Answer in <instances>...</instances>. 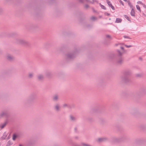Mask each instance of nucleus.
Returning <instances> with one entry per match:
<instances>
[{
    "label": "nucleus",
    "mask_w": 146,
    "mask_h": 146,
    "mask_svg": "<svg viewBox=\"0 0 146 146\" xmlns=\"http://www.w3.org/2000/svg\"><path fill=\"white\" fill-rule=\"evenodd\" d=\"M117 51L118 53L117 55L113 53L110 54L108 56V57L110 59H115L116 64L120 65L122 64L123 62V58L122 56V53L118 50Z\"/></svg>",
    "instance_id": "obj_1"
},
{
    "label": "nucleus",
    "mask_w": 146,
    "mask_h": 146,
    "mask_svg": "<svg viewBox=\"0 0 146 146\" xmlns=\"http://www.w3.org/2000/svg\"><path fill=\"white\" fill-rule=\"evenodd\" d=\"M131 74V70L129 69L125 70L123 72V76L121 77V80L126 83H130L132 82L130 77Z\"/></svg>",
    "instance_id": "obj_2"
},
{
    "label": "nucleus",
    "mask_w": 146,
    "mask_h": 146,
    "mask_svg": "<svg viewBox=\"0 0 146 146\" xmlns=\"http://www.w3.org/2000/svg\"><path fill=\"white\" fill-rule=\"evenodd\" d=\"M36 98V94L35 93H33L31 94L26 99L25 102V104L29 105L33 103L34 100Z\"/></svg>",
    "instance_id": "obj_3"
},
{
    "label": "nucleus",
    "mask_w": 146,
    "mask_h": 146,
    "mask_svg": "<svg viewBox=\"0 0 146 146\" xmlns=\"http://www.w3.org/2000/svg\"><path fill=\"white\" fill-rule=\"evenodd\" d=\"M78 51L76 49L72 52L68 53L66 55L67 59L68 60H71L73 59L75 56Z\"/></svg>",
    "instance_id": "obj_4"
},
{
    "label": "nucleus",
    "mask_w": 146,
    "mask_h": 146,
    "mask_svg": "<svg viewBox=\"0 0 146 146\" xmlns=\"http://www.w3.org/2000/svg\"><path fill=\"white\" fill-rule=\"evenodd\" d=\"M125 138V137L124 136L119 138L113 137L112 138V140L113 142H119L123 141Z\"/></svg>",
    "instance_id": "obj_5"
},
{
    "label": "nucleus",
    "mask_w": 146,
    "mask_h": 146,
    "mask_svg": "<svg viewBox=\"0 0 146 146\" xmlns=\"http://www.w3.org/2000/svg\"><path fill=\"white\" fill-rule=\"evenodd\" d=\"M17 42L18 44L24 45H27V42L24 40L20 39H17Z\"/></svg>",
    "instance_id": "obj_6"
},
{
    "label": "nucleus",
    "mask_w": 146,
    "mask_h": 146,
    "mask_svg": "<svg viewBox=\"0 0 146 146\" xmlns=\"http://www.w3.org/2000/svg\"><path fill=\"white\" fill-rule=\"evenodd\" d=\"M106 2L110 7L112 9L115 10V8L113 6L111 2L109 0H106Z\"/></svg>",
    "instance_id": "obj_7"
},
{
    "label": "nucleus",
    "mask_w": 146,
    "mask_h": 146,
    "mask_svg": "<svg viewBox=\"0 0 146 146\" xmlns=\"http://www.w3.org/2000/svg\"><path fill=\"white\" fill-rule=\"evenodd\" d=\"M108 140V138L107 137H102L98 139L97 141L99 142H102V141H105Z\"/></svg>",
    "instance_id": "obj_8"
},
{
    "label": "nucleus",
    "mask_w": 146,
    "mask_h": 146,
    "mask_svg": "<svg viewBox=\"0 0 146 146\" xmlns=\"http://www.w3.org/2000/svg\"><path fill=\"white\" fill-rule=\"evenodd\" d=\"M35 143V141L33 140H30L29 141L27 146H33Z\"/></svg>",
    "instance_id": "obj_9"
},
{
    "label": "nucleus",
    "mask_w": 146,
    "mask_h": 146,
    "mask_svg": "<svg viewBox=\"0 0 146 146\" xmlns=\"http://www.w3.org/2000/svg\"><path fill=\"white\" fill-rule=\"evenodd\" d=\"M68 143L73 146L75 143H73L72 138H69L68 139Z\"/></svg>",
    "instance_id": "obj_10"
},
{
    "label": "nucleus",
    "mask_w": 146,
    "mask_h": 146,
    "mask_svg": "<svg viewBox=\"0 0 146 146\" xmlns=\"http://www.w3.org/2000/svg\"><path fill=\"white\" fill-rule=\"evenodd\" d=\"M58 98V95H55L53 96L52 97V100L54 101H57Z\"/></svg>",
    "instance_id": "obj_11"
},
{
    "label": "nucleus",
    "mask_w": 146,
    "mask_h": 146,
    "mask_svg": "<svg viewBox=\"0 0 146 146\" xmlns=\"http://www.w3.org/2000/svg\"><path fill=\"white\" fill-rule=\"evenodd\" d=\"M70 120L72 121H74L76 120V119L72 115H70Z\"/></svg>",
    "instance_id": "obj_12"
},
{
    "label": "nucleus",
    "mask_w": 146,
    "mask_h": 146,
    "mask_svg": "<svg viewBox=\"0 0 146 146\" xmlns=\"http://www.w3.org/2000/svg\"><path fill=\"white\" fill-rule=\"evenodd\" d=\"M46 76L48 77H51L52 75V73L49 71L47 72L45 74Z\"/></svg>",
    "instance_id": "obj_13"
},
{
    "label": "nucleus",
    "mask_w": 146,
    "mask_h": 146,
    "mask_svg": "<svg viewBox=\"0 0 146 146\" xmlns=\"http://www.w3.org/2000/svg\"><path fill=\"white\" fill-rule=\"evenodd\" d=\"M37 78L38 79L40 80H43L44 78L43 75L40 74L38 75L37 76Z\"/></svg>",
    "instance_id": "obj_14"
},
{
    "label": "nucleus",
    "mask_w": 146,
    "mask_h": 146,
    "mask_svg": "<svg viewBox=\"0 0 146 146\" xmlns=\"http://www.w3.org/2000/svg\"><path fill=\"white\" fill-rule=\"evenodd\" d=\"M135 11H134V9L133 8H132L131 11V13H130L131 15L132 16L135 17Z\"/></svg>",
    "instance_id": "obj_15"
},
{
    "label": "nucleus",
    "mask_w": 146,
    "mask_h": 146,
    "mask_svg": "<svg viewBox=\"0 0 146 146\" xmlns=\"http://www.w3.org/2000/svg\"><path fill=\"white\" fill-rule=\"evenodd\" d=\"M5 116H8L9 115V111L8 110H5L3 111Z\"/></svg>",
    "instance_id": "obj_16"
},
{
    "label": "nucleus",
    "mask_w": 146,
    "mask_h": 146,
    "mask_svg": "<svg viewBox=\"0 0 146 146\" xmlns=\"http://www.w3.org/2000/svg\"><path fill=\"white\" fill-rule=\"evenodd\" d=\"M87 121L89 122H92L94 121V120L93 118L89 117L87 119Z\"/></svg>",
    "instance_id": "obj_17"
},
{
    "label": "nucleus",
    "mask_w": 146,
    "mask_h": 146,
    "mask_svg": "<svg viewBox=\"0 0 146 146\" xmlns=\"http://www.w3.org/2000/svg\"><path fill=\"white\" fill-rule=\"evenodd\" d=\"M18 135L16 133H14L13 135L12 139L13 140H15L18 137Z\"/></svg>",
    "instance_id": "obj_18"
},
{
    "label": "nucleus",
    "mask_w": 146,
    "mask_h": 146,
    "mask_svg": "<svg viewBox=\"0 0 146 146\" xmlns=\"http://www.w3.org/2000/svg\"><path fill=\"white\" fill-rule=\"evenodd\" d=\"M59 106L58 104H56L54 107L55 110L57 111L59 110Z\"/></svg>",
    "instance_id": "obj_19"
},
{
    "label": "nucleus",
    "mask_w": 146,
    "mask_h": 146,
    "mask_svg": "<svg viewBox=\"0 0 146 146\" xmlns=\"http://www.w3.org/2000/svg\"><path fill=\"white\" fill-rule=\"evenodd\" d=\"M143 140L141 139H138L136 140V143L139 144H141Z\"/></svg>",
    "instance_id": "obj_20"
},
{
    "label": "nucleus",
    "mask_w": 146,
    "mask_h": 146,
    "mask_svg": "<svg viewBox=\"0 0 146 146\" xmlns=\"http://www.w3.org/2000/svg\"><path fill=\"white\" fill-rule=\"evenodd\" d=\"M7 59L9 60L12 61L13 59V57L10 55H8L7 57Z\"/></svg>",
    "instance_id": "obj_21"
},
{
    "label": "nucleus",
    "mask_w": 146,
    "mask_h": 146,
    "mask_svg": "<svg viewBox=\"0 0 146 146\" xmlns=\"http://www.w3.org/2000/svg\"><path fill=\"white\" fill-rule=\"evenodd\" d=\"M75 107V105L73 104H68V108L69 109H72L74 108Z\"/></svg>",
    "instance_id": "obj_22"
},
{
    "label": "nucleus",
    "mask_w": 146,
    "mask_h": 146,
    "mask_svg": "<svg viewBox=\"0 0 146 146\" xmlns=\"http://www.w3.org/2000/svg\"><path fill=\"white\" fill-rule=\"evenodd\" d=\"M122 20L121 19L117 18L116 19V20L115 22L117 23H120L121 22Z\"/></svg>",
    "instance_id": "obj_23"
},
{
    "label": "nucleus",
    "mask_w": 146,
    "mask_h": 146,
    "mask_svg": "<svg viewBox=\"0 0 146 146\" xmlns=\"http://www.w3.org/2000/svg\"><path fill=\"white\" fill-rule=\"evenodd\" d=\"M7 123V122H5L4 123L2 124H1L0 125V127L1 129H2L6 126V125Z\"/></svg>",
    "instance_id": "obj_24"
},
{
    "label": "nucleus",
    "mask_w": 146,
    "mask_h": 146,
    "mask_svg": "<svg viewBox=\"0 0 146 146\" xmlns=\"http://www.w3.org/2000/svg\"><path fill=\"white\" fill-rule=\"evenodd\" d=\"M124 17L129 21L131 22V21L130 20V18L128 17V16L127 15H124Z\"/></svg>",
    "instance_id": "obj_25"
},
{
    "label": "nucleus",
    "mask_w": 146,
    "mask_h": 146,
    "mask_svg": "<svg viewBox=\"0 0 146 146\" xmlns=\"http://www.w3.org/2000/svg\"><path fill=\"white\" fill-rule=\"evenodd\" d=\"M127 3H128V5L131 8V9L133 8V5H132L131 3L129 1H127Z\"/></svg>",
    "instance_id": "obj_26"
},
{
    "label": "nucleus",
    "mask_w": 146,
    "mask_h": 146,
    "mask_svg": "<svg viewBox=\"0 0 146 146\" xmlns=\"http://www.w3.org/2000/svg\"><path fill=\"white\" fill-rule=\"evenodd\" d=\"M12 143L10 141H9L7 142L6 146H9L12 145Z\"/></svg>",
    "instance_id": "obj_27"
},
{
    "label": "nucleus",
    "mask_w": 146,
    "mask_h": 146,
    "mask_svg": "<svg viewBox=\"0 0 146 146\" xmlns=\"http://www.w3.org/2000/svg\"><path fill=\"white\" fill-rule=\"evenodd\" d=\"M99 5L102 9H103L104 10L106 9V7L104 5H102L100 3Z\"/></svg>",
    "instance_id": "obj_28"
},
{
    "label": "nucleus",
    "mask_w": 146,
    "mask_h": 146,
    "mask_svg": "<svg viewBox=\"0 0 146 146\" xmlns=\"http://www.w3.org/2000/svg\"><path fill=\"white\" fill-rule=\"evenodd\" d=\"M136 6L137 9L138 10H139L140 11V12H141V10L140 8V7L139 6V5H136Z\"/></svg>",
    "instance_id": "obj_29"
},
{
    "label": "nucleus",
    "mask_w": 146,
    "mask_h": 146,
    "mask_svg": "<svg viewBox=\"0 0 146 146\" xmlns=\"http://www.w3.org/2000/svg\"><path fill=\"white\" fill-rule=\"evenodd\" d=\"M33 76V74L32 73H30L29 74L28 77L29 78H32Z\"/></svg>",
    "instance_id": "obj_30"
},
{
    "label": "nucleus",
    "mask_w": 146,
    "mask_h": 146,
    "mask_svg": "<svg viewBox=\"0 0 146 146\" xmlns=\"http://www.w3.org/2000/svg\"><path fill=\"white\" fill-rule=\"evenodd\" d=\"M4 115H5L3 111L2 112V113H0V116L1 117H3Z\"/></svg>",
    "instance_id": "obj_31"
},
{
    "label": "nucleus",
    "mask_w": 146,
    "mask_h": 146,
    "mask_svg": "<svg viewBox=\"0 0 146 146\" xmlns=\"http://www.w3.org/2000/svg\"><path fill=\"white\" fill-rule=\"evenodd\" d=\"M55 0H50L48 2L49 4H51L53 3L54 1Z\"/></svg>",
    "instance_id": "obj_32"
},
{
    "label": "nucleus",
    "mask_w": 146,
    "mask_h": 146,
    "mask_svg": "<svg viewBox=\"0 0 146 146\" xmlns=\"http://www.w3.org/2000/svg\"><path fill=\"white\" fill-rule=\"evenodd\" d=\"M97 112V110L96 109H94L91 110V112Z\"/></svg>",
    "instance_id": "obj_33"
},
{
    "label": "nucleus",
    "mask_w": 146,
    "mask_h": 146,
    "mask_svg": "<svg viewBox=\"0 0 146 146\" xmlns=\"http://www.w3.org/2000/svg\"><path fill=\"white\" fill-rule=\"evenodd\" d=\"M68 104H63V107L64 108L67 107L68 108Z\"/></svg>",
    "instance_id": "obj_34"
},
{
    "label": "nucleus",
    "mask_w": 146,
    "mask_h": 146,
    "mask_svg": "<svg viewBox=\"0 0 146 146\" xmlns=\"http://www.w3.org/2000/svg\"><path fill=\"white\" fill-rule=\"evenodd\" d=\"M106 38H110V39H111V36L110 35H106Z\"/></svg>",
    "instance_id": "obj_35"
},
{
    "label": "nucleus",
    "mask_w": 146,
    "mask_h": 146,
    "mask_svg": "<svg viewBox=\"0 0 146 146\" xmlns=\"http://www.w3.org/2000/svg\"><path fill=\"white\" fill-rule=\"evenodd\" d=\"M6 137V135L5 136L4 135L3 137H1V139L2 140H4L5 139V137Z\"/></svg>",
    "instance_id": "obj_36"
},
{
    "label": "nucleus",
    "mask_w": 146,
    "mask_h": 146,
    "mask_svg": "<svg viewBox=\"0 0 146 146\" xmlns=\"http://www.w3.org/2000/svg\"><path fill=\"white\" fill-rule=\"evenodd\" d=\"M74 131L76 133H78V131H77V127H75L74 128Z\"/></svg>",
    "instance_id": "obj_37"
},
{
    "label": "nucleus",
    "mask_w": 146,
    "mask_h": 146,
    "mask_svg": "<svg viewBox=\"0 0 146 146\" xmlns=\"http://www.w3.org/2000/svg\"><path fill=\"white\" fill-rule=\"evenodd\" d=\"M125 46L127 48H129V47L132 46V45H127L125 44Z\"/></svg>",
    "instance_id": "obj_38"
},
{
    "label": "nucleus",
    "mask_w": 146,
    "mask_h": 146,
    "mask_svg": "<svg viewBox=\"0 0 146 146\" xmlns=\"http://www.w3.org/2000/svg\"><path fill=\"white\" fill-rule=\"evenodd\" d=\"M137 3L139 4H141V5H143V4L142 3V2H141V1H138L137 2Z\"/></svg>",
    "instance_id": "obj_39"
},
{
    "label": "nucleus",
    "mask_w": 146,
    "mask_h": 146,
    "mask_svg": "<svg viewBox=\"0 0 146 146\" xmlns=\"http://www.w3.org/2000/svg\"><path fill=\"white\" fill-rule=\"evenodd\" d=\"M78 1L81 3H84L83 0H78Z\"/></svg>",
    "instance_id": "obj_40"
},
{
    "label": "nucleus",
    "mask_w": 146,
    "mask_h": 146,
    "mask_svg": "<svg viewBox=\"0 0 146 146\" xmlns=\"http://www.w3.org/2000/svg\"><path fill=\"white\" fill-rule=\"evenodd\" d=\"M105 14V15H107V16H109L110 15V14L107 12H106L105 13H104Z\"/></svg>",
    "instance_id": "obj_41"
},
{
    "label": "nucleus",
    "mask_w": 146,
    "mask_h": 146,
    "mask_svg": "<svg viewBox=\"0 0 146 146\" xmlns=\"http://www.w3.org/2000/svg\"><path fill=\"white\" fill-rule=\"evenodd\" d=\"M119 2L120 3V4H121L123 5H124L123 3V1L121 0H119Z\"/></svg>",
    "instance_id": "obj_42"
},
{
    "label": "nucleus",
    "mask_w": 146,
    "mask_h": 146,
    "mask_svg": "<svg viewBox=\"0 0 146 146\" xmlns=\"http://www.w3.org/2000/svg\"><path fill=\"white\" fill-rule=\"evenodd\" d=\"M141 76V75L139 74H136V76L137 77H140Z\"/></svg>",
    "instance_id": "obj_43"
},
{
    "label": "nucleus",
    "mask_w": 146,
    "mask_h": 146,
    "mask_svg": "<svg viewBox=\"0 0 146 146\" xmlns=\"http://www.w3.org/2000/svg\"><path fill=\"white\" fill-rule=\"evenodd\" d=\"M72 146H80V145L79 144H78L76 143H74Z\"/></svg>",
    "instance_id": "obj_44"
},
{
    "label": "nucleus",
    "mask_w": 146,
    "mask_h": 146,
    "mask_svg": "<svg viewBox=\"0 0 146 146\" xmlns=\"http://www.w3.org/2000/svg\"><path fill=\"white\" fill-rule=\"evenodd\" d=\"M91 19L93 20H95L96 19V18L94 17H92L91 18Z\"/></svg>",
    "instance_id": "obj_45"
},
{
    "label": "nucleus",
    "mask_w": 146,
    "mask_h": 146,
    "mask_svg": "<svg viewBox=\"0 0 146 146\" xmlns=\"http://www.w3.org/2000/svg\"><path fill=\"white\" fill-rule=\"evenodd\" d=\"M92 1L90 2V3H94V2H96L97 1L96 0H92Z\"/></svg>",
    "instance_id": "obj_46"
},
{
    "label": "nucleus",
    "mask_w": 146,
    "mask_h": 146,
    "mask_svg": "<svg viewBox=\"0 0 146 146\" xmlns=\"http://www.w3.org/2000/svg\"><path fill=\"white\" fill-rule=\"evenodd\" d=\"M123 37L125 38H128V39H130L131 38H130V37H129L128 36H123Z\"/></svg>",
    "instance_id": "obj_47"
},
{
    "label": "nucleus",
    "mask_w": 146,
    "mask_h": 146,
    "mask_svg": "<svg viewBox=\"0 0 146 146\" xmlns=\"http://www.w3.org/2000/svg\"><path fill=\"white\" fill-rule=\"evenodd\" d=\"M85 7L87 9L89 7V6L87 4H86L85 5Z\"/></svg>",
    "instance_id": "obj_48"
},
{
    "label": "nucleus",
    "mask_w": 146,
    "mask_h": 146,
    "mask_svg": "<svg viewBox=\"0 0 146 146\" xmlns=\"http://www.w3.org/2000/svg\"><path fill=\"white\" fill-rule=\"evenodd\" d=\"M143 7L145 8V9H146V5H145L144 4H143V5H142Z\"/></svg>",
    "instance_id": "obj_49"
},
{
    "label": "nucleus",
    "mask_w": 146,
    "mask_h": 146,
    "mask_svg": "<svg viewBox=\"0 0 146 146\" xmlns=\"http://www.w3.org/2000/svg\"><path fill=\"white\" fill-rule=\"evenodd\" d=\"M92 9L93 11L94 12H96V11L93 8H92Z\"/></svg>",
    "instance_id": "obj_50"
},
{
    "label": "nucleus",
    "mask_w": 146,
    "mask_h": 146,
    "mask_svg": "<svg viewBox=\"0 0 146 146\" xmlns=\"http://www.w3.org/2000/svg\"><path fill=\"white\" fill-rule=\"evenodd\" d=\"M74 138L76 139H78V136H76L75 137H74Z\"/></svg>",
    "instance_id": "obj_51"
},
{
    "label": "nucleus",
    "mask_w": 146,
    "mask_h": 146,
    "mask_svg": "<svg viewBox=\"0 0 146 146\" xmlns=\"http://www.w3.org/2000/svg\"><path fill=\"white\" fill-rule=\"evenodd\" d=\"M85 1H86L87 2H91V1H90V0H85Z\"/></svg>",
    "instance_id": "obj_52"
},
{
    "label": "nucleus",
    "mask_w": 146,
    "mask_h": 146,
    "mask_svg": "<svg viewBox=\"0 0 146 146\" xmlns=\"http://www.w3.org/2000/svg\"><path fill=\"white\" fill-rule=\"evenodd\" d=\"M2 9L1 8H0V14L2 12Z\"/></svg>",
    "instance_id": "obj_53"
},
{
    "label": "nucleus",
    "mask_w": 146,
    "mask_h": 146,
    "mask_svg": "<svg viewBox=\"0 0 146 146\" xmlns=\"http://www.w3.org/2000/svg\"><path fill=\"white\" fill-rule=\"evenodd\" d=\"M121 48L122 50H123L124 49V47L122 46L121 47Z\"/></svg>",
    "instance_id": "obj_54"
},
{
    "label": "nucleus",
    "mask_w": 146,
    "mask_h": 146,
    "mask_svg": "<svg viewBox=\"0 0 146 146\" xmlns=\"http://www.w3.org/2000/svg\"><path fill=\"white\" fill-rule=\"evenodd\" d=\"M139 59L140 60H142V58L141 57H139Z\"/></svg>",
    "instance_id": "obj_55"
},
{
    "label": "nucleus",
    "mask_w": 146,
    "mask_h": 146,
    "mask_svg": "<svg viewBox=\"0 0 146 146\" xmlns=\"http://www.w3.org/2000/svg\"><path fill=\"white\" fill-rule=\"evenodd\" d=\"M19 146H23V145H21V144H19Z\"/></svg>",
    "instance_id": "obj_56"
},
{
    "label": "nucleus",
    "mask_w": 146,
    "mask_h": 146,
    "mask_svg": "<svg viewBox=\"0 0 146 146\" xmlns=\"http://www.w3.org/2000/svg\"><path fill=\"white\" fill-rule=\"evenodd\" d=\"M9 139V136H8V137H7V139Z\"/></svg>",
    "instance_id": "obj_57"
},
{
    "label": "nucleus",
    "mask_w": 146,
    "mask_h": 146,
    "mask_svg": "<svg viewBox=\"0 0 146 146\" xmlns=\"http://www.w3.org/2000/svg\"><path fill=\"white\" fill-rule=\"evenodd\" d=\"M89 25H88L87 26V27H89Z\"/></svg>",
    "instance_id": "obj_58"
},
{
    "label": "nucleus",
    "mask_w": 146,
    "mask_h": 146,
    "mask_svg": "<svg viewBox=\"0 0 146 146\" xmlns=\"http://www.w3.org/2000/svg\"><path fill=\"white\" fill-rule=\"evenodd\" d=\"M55 146H58V145H55Z\"/></svg>",
    "instance_id": "obj_59"
},
{
    "label": "nucleus",
    "mask_w": 146,
    "mask_h": 146,
    "mask_svg": "<svg viewBox=\"0 0 146 146\" xmlns=\"http://www.w3.org/2000/svg\"><path fill=\"white\" fill-rule=\"evenodd\" d=\"M1 143L0 142V146H1Z\"/></svg>",
    "instance_id": "obj_60"
},
{
    "label": "nucleus",
    "mask_w": 146,
    "mask_h": 146,
    "mask_svg": "<svg viewBox=\"0 0 146 146\" xmlns=\"http://www.w3.org/2000/svg\"><path fill=\"white\" fill-rule=\"evenodd\" d=\"M84 120L85 119V118H84Z\"/></svg>",
    "instance_id": "obj_61"
}]
</instances>
